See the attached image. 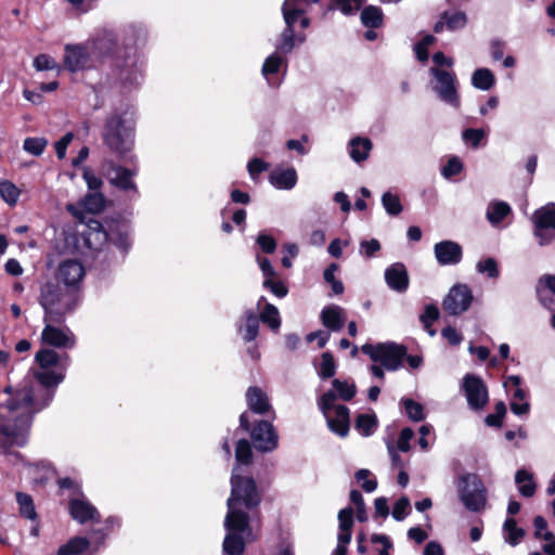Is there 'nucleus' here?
I'll list each match as a JSON object with an SVG mask.
<instances>
[{
  "label": "nucleus",
  "mask_w": 555,
  "mask_h": 555,
  "mask_svg": "<svg viewBox=\"0 0 555 555\" xmlns=\"http://www.w3.org/2000/svg\"><path fill=\"white\" fill-rule=\"evenodd\" d=\"M33 396L29 390L18 391L5 403L9 415L0 414V447L4 452L23 448L28 442L33 422Z\"/></svg>",
  "instance_id": "1"
},
{
  "label": "nucleus",
  "mask_w": 555,
  "mask_h": 555,
  "mask_svg": "<svg viewBox=\"0 0 555 555\" xmlns=\"http://www.w3.org/2000/svg\"><path fill=\"white\" fill-rule=\"evenodd\" d=\"M259 503L260 495L255 480L250 477H242L233 472L231 477V495L227 501V525H232L233 520L246 525V519H249V516L241 511L238 505L243 504L247 509H251Z\"/></svg>",
  "instance_id": "2"
},
{
  "label": "nucleus",
  "mask_w": 555,
  "mask_h": 555,
  "mask_svg": "<svg viewBox=\"0 0 555 555\" xmlns=\"http://www.w3.org/2000/svg\"><path fill=\"white\" fill-rule=\"evenodd\" d=\"M103 143L107 149L124 156L133 146V129L127 125L124 115L119 112H113L106 119L102 131Z\"/></svg>",
  "instance_id": "3"
},
{
  "label": "nucleus",
  "mask_w": 555,
  "mask_h": 555,
  "mask_svg": "<svg viewBox=\"0 0 555 555\" xmlns=\"http://www.w3.org/2000/svg\"><path fill=\"white\" fill-rule=\"evenodd\" d=\"M456 490L461 502L470 512H480L487 504V489L476 474L466 473L459 477Z\"/></svg>",
  "instance_id": "4"
},
{
  "label": "nucleus",
  "mask_w": 555,
  "mask_h": 555,
  "mask_svg": "<svg viewBox=\"0 0 555 555\" xmlns=\"http://www.w3.org/2000/svg\"><path fill=\"white\" fill-rule=\"evenodd\" d=\"M40 305L44 309V322L61 323L64 315L73 309L64 289L54 283H46L41 287Z\"/></svg>",
  "instance_id": "5"
},
{
  "label": "nucleus",
  "mask_w": 555,
  "mask_h": 555,
  "mask_svg": "<svg viewBox=\"0 0 555 555\" xmlns=\"http://www.w3.org/2000/svg\"><path fill=\"white\" fill-rule=\"evenodd\" d=\"M363 353L367 354L372 361L380 362L388 371H396L402 365L406 357V348L396 343H379L376 345L364 344L361 347Z\"/></svg>",
  "instance_id": "6"
},
{
  "label": "nucleus",
  "mask_w": 555,
  "mask_h": 555,
  "mask_svg": "<svg viewBox=\"0 0 555 555\" xmlns=\"http://www.w3.org/2000/svg\"><path fill=\"white\" fill-rule=\"evenodd\" d=\"M224 527L228 533L222 544L223 553L225 555H242L245 551L246 540L251 538L249 519H246V525L233 520L232 525L228 526L225 518Z\"/></svg>",
  "instance_id": "7"
},
{
  "label": "nucleus",
  "mask_w": 555,
  "mask_h": 555,
  "mask_svg": "<svg viewBox=\"0 0 555 555\" xmlns=\"http://www.w3.org/2000/svg\"><path fill=\"white\" fill-rule=\"evenodd\" d=\"M534 235L539 238L540 245H546L555 238V204L550 203L532 215Z\"/></svg>",
  "instance_id": "8"
},
{
  "label": "nucleus",
  "mask_w": 555,
  "mask_h": 555,
  "mask_svg": "<svg viewBox=\"0 0 555 555\" xmlns=\"http://www.w3.org/2000/svg\"><path fill=\"white\" fill-rule=\"evenodd\" d=\"M430 74L436 79V83L433 89L438 94L439 99L455 108L460 107V96L455 86V76L450 72L437 67H431Z\"/></svg>",
  "instance_id": "9"
},
{
  "label": "nucleus",
  "mask_w": 555,
  "mask_h": 555,
  "mask_svg": "<svg viewBox=\"0 0 555 555\" xmlns=\"http://www.w3.org/2000/svg\"><path fill=\"white\" fill-rule=\"evenodd\" d=\"M472 289L466 284L453 285L442 301L443 310L450 315H461L473 302Z\"/></svg>",
  "instance_id": "10"
},
{
  "label": "nucleus",
  "mask_w": 555,
  "mask_h": 555,
  "mask_svg": "<svg viewBox=\"0 0 555 555\" xmlns=\"http://www.w3.org/2000/svg\"><path fill=\"white\" fill-rule=\"evenodd\" d=\"M462 387L464 389L468 406L472 410L479 411L488 403V389L480 377L470 374L465 375Z\"/></svg>",
  "instance_id": "11"
},
{
  "label": "nucleus",
  "mask_w": 555,
  "mask_h": 555,
  "mask_svg": "<svg viewBox=\"0 0 555 555\" xmlns=\"http://www.w3.org/2000/svg\"><path fill=\"white\" fill-rule=\"evenodd\" d=\"M291 0L284 1L282 7L283 17L286 24L285 29L281 35V42L276 49L282 53H289L295 47V31L294 24L300 17V10L291 7Z\"/></svg>",
  "instance_id": "12"
},
{
  "label": "nucleus",
  "mask_w": 555,
  "mask_h": 555,
  "mask_svg": "<svg viewBox=\"0 0 555 555\" xmlns=\"http://www.w3.org/2000/svg\"><path fill=\"white\" fill-rule=\"evenodd\" d=\"M92 56L93 55L87 46H65L64 64L65 67L72 73L90 68L92 66Z\"/></svg>",
  "instance_id": "13"
},
{
  "label": "nucleus",
  "mask_w": 555,
  "mask_h": 555,
  "mask_svg": "<svg viewBox=\"0 0 555 555\" xmlns=\"http://www.w3.org/2000/svg\"><path fill=\"white\" fill-rule=\"evenodd\" d=\"M255 447L261 452H271L278 448L279 437L273 425L267 421L258 422L250 431Z\"/></svg>",
  "instance_id": "14"
},
{
  "label": "nucleus",
  "mask_w": 555,
  "mask_h": 555,
  "mask_svg": "<svg viewBox=\"0 0 555 555\" xmlns=\"http://www.w3.org/2000/svg\"><path fill=\"white\" fill-rule=\"evenodd\" d=\"M44 323L46 326L41 333V339L44 344L56 348H73L75 346V337L68 328L55 327L52 325L53 322Z\"/></svg>",
  "instance_id": "15"
},
{
  "label": "nucleus",
  "mask_w": 555,
  "mask_h": 555,
  "mask_svg": "<svg viewBox=\"0 0 555 555\" xmlns=\"http://www.w3.org/2000/svg\"><path fill=\"white\" fill-rule=\"evenodd\" d=\"M435 257L441 266L457 264L463 257L460 244L453 241H441L434 246Z\"/></svg>",
  "instance_id": "16"
},
{
  "label": "nucleus",
  "mask_w": 555,
  "mask_h": 555,
  "mask_svg": "<svg viewBox=\"0 0 555 555\" xmlns=\"http://www.w3.org/2000/svg\"><path fill=\"white\" fill-rule=\"evenodd\" d=\"M385 282L387 286L399 293H405L409 288L410 278L405 266L402 262H395L385 270Z\"/></svg>",
  "instance_id": "17"
},
{
  "label": "nucleus",
  "mask_w": 555,
  "mask_h": 555,
  "mask_svg": "<svg viewBox=\"0 0 555 555\" xmlns=\"http://www.w3.org/2000/svg\"><path fill=\"white\" fill-rule=\"evenodd\" d=\"M85 276L83 266L77 260H65L57 269L56 278L66 286H75Z\"/></svg>",
  "instance_id": "18"
},
{
  "label": "nucleus",
  "mask_w": 555,
  "mask_h": 555,
  "mask_svg": "<svg viewBox=\"0 0 555 555\" xmlns=\"http://www.w3.org/2000/svg\"><path fill=\"white\" fill-rule=\"evenodd\" d=\"M116 46V35L111 30H104L92 40L91 53L94 57H104L113 53Z\"/></svg>",
  "instance_id": "19"
},
{
  "label": "nucleus",
  "mask_w": 555,
  "mask_h": 555,
  "mask_svg": "<svg viewBox=\"0 0 555 555\" xmlns=\"http://www.w3.org/2000/svg\"><path fill=\"white\" fill-rule=\"evenodd\" d=\"M72 517L80 524L89 520L100 521V514L96 508L85 500L74 499L69 502Z\"/></svg>",
  "instance_id": "20"
},
{
  "label": "nucleus",
  "mask_w": 555,
  "mask_h": 555,
  "mask_svg": "<svg viewBox=\"0 0 555 555\" xmlns=\"http://www.w3.org/2000/svg\"><path fill=\"white\" fill-rule=\"evenodd\" d=\"M467 24V15L465 12H443L439 21L434 26L435 33H441L444 28L450 31L462 29Z\"/></svg>",
  "instance_id": "21"
},
{
  "label": "nucleus",
  "mask_w": 555,
  "mask_h": 555,
  "mask_svg": "<svg viewBox=\"0 0 555 555\" xmlns=\"http://www.w3.org/2000/svg\"><path fill=\"white\" fill-rule=\"evenodd\" d=\"M134 171L129 170L121 166H112L107 171L108 179L111 183L117 186L120 190L128 191L133 190L137 191V186L132 181L134 176Z\"/></svg>",
  "instance_id": "22"
},
{
  "label": "nucleus",
  "mask_w": 555,
  "mask_h": 555,
  "mask_svg": "<svg viewBox=\"0 0 555 555\" xmlns=\"http://www.w3.org/2000/svg\"><path fill=\"white\" fill-rule=\"evenodd\" d=\"M322 324L333 332H338L344 327L346 321L345 310L336 305L325 307L321 312Z\"/></svg>",
  "instance_id": "23"
},
{
  "label": "nucleus",
  "mask_w": 555,
  "mask_h": 555,
  "mask_svg": "<svg viewBox=\"0 0 555 555\" xmlns=\"http://www.w3.org/2000/svg\"><path fill=\"white\" fill-rule=\"evenodd\" d=\"M330 429L341 437H346L349 433L350 420L349 409L346 405L335 406V416L331 417L330 414L325 416Z\"/></svg>",
  "instance_id": "24"
},
{
  "label": "nucleus",
  "mask_w": 555,
  "mask_h": 555,
  "mask_svg": "<svg viewBox=\"0 0 555 555\" xmlns=\"http://www.w3.org/2000/svg\"><path fill=\"white\" fill-rule=\"evenodd\" d=\"M550 291L555 295V274H544L539 278L535 294L539 302L546 309H554V299L545 294V291Z\"/></svg>",
  "instance_id": "25"
},
{
  "label": "nucleus",
  "mask_w": 555,
  "mask_h": 555,
  "mask_svg": "<svg viewBox=\"0 0 555 555\" xmlns=\"http://www.w3.org/2000/svg\"><path fill=\"white\" fill-rule=\"evenodd\" d=\"M248 408L257 414H264L270 411L271 405L267 393L257 386H251L246 391Z\"/></svg>",
  "instance_id": "26"
},
{
  "label": "nucleus",
  "mask_w": 555,
  "mask_h": 555,
  "mask_svg": "<svg viewBox=\"0 0 555 555\" xmlns=\"http://www.w3.org/2000/svg\"><path fill=\"white\" fill-rule=\"evenodd\" d=\"M534 525V535L538 539H543L546 543L543 545L542 550L547 555H555V535L553 532L547 531V522L544 517L535 516L533 520Z\"/></svg>",
  "instance_id": "27"
},
{
  "label": "nucleus",
  "mask_w": 555,
  "mask_h": 555,
  "mask_svg": "<svg viewBox=\"0 0 555 555\" xmlns=\"http://www.w3.org/2000/svg\"><path fill=\"white\" fill-rule=\"evenodd\" d=\"M349 155L356 163H361L367 159L373 144L370 139L356 137L349 142Z\"/></svg>",
  "instance_id": "28"
},
{
  "label": "nucleus",
  "mask_w": 555,
  "mask_h": 555,
  "mask_svg": "<svg viewBox=\"0 0 555 555\" xmlns=\"http://www.w3.org/2000/svg\"><path fill=\"white\" fill-rule=\"evenodd\" d=\"M269 180L279 189L289 190L295 186L297 175L293 168L274 170L270 173Z\"/></svg>",
  "instance_id": "29"
},
{
  "label": "nucleus",
  "mask_w": 555,
  "mask_h": 555,
  "mask_svg": "<svg viewBox=\"0 0 555 555\" xmlns=\"http://www.w3.org/2000/svg\"><path fill=\"white\" fill-rule=\"evenodd\" d=\"M515 482L518 487L519 493L525 498H531L534 495L537 485L533 480V475L526 469L517 470L515 475Z\"/></svg>",
  "instance_id": "30"
},
{
  "label": "nucleus",
  "mask_w": 555,
  "mask_h": 555,
  "mask_svg": "<svg viewBox=\"0 0 555 555\" xmlns=\"http://www.w3.org/2000/svg\"><path fill=\"white\" fill-rule=\"evenodd\" d=\"M87 227L88 230L85 233V240L88 244H92V241H95L96 244L101 245L112 240L111 235L103 229V225L98 220L90 219Z\"/></svg>",
  "instance_id": "31"
},
{
  "label": "nucleus",
  "mask_w": 555,
  "mask_h": 555,
  "mask_svg": "<svg viewBox=\"0 0 555 555\" xmlns=\"http://www.w3.org/2000/svg\"><path fill=\"white\" fill-rule=\"evenodd\" d=\"M90 546V541L87 538L75 537L66 544L59 547L57 555H79L87 551Z\"/></svg>",
  "instance_id": "32"
},
{
  "label": "nucleus",
  "mask_w": 555,
  "mask_h": 555,
  "mask_svg": "<svg viewBox=\"0 0 555 555\" xmlns=\"http://www.w3.org/2000/svg\"><path fill=\"white\" fill-rule=\"evenodd\" d=\"M495 82L494 75L488 68H478L472 76V83L480 90H490Z\"/></svg>",
  "instance_id": "33"
},
{
  "label": "nucleus",
  "mask_w": 555,
  "mask_h": 555,
  "mask_svg": "<svg viewBox=\"0 0 555 555\" xmlns=\"http://www.w3.org/2000/svg\"><path fill=\"white\" fill-rule=\"evenodd\" d=\"M509 214L511 207L507 203L495 202L489 205L487 209V219L492 225H498Z\"/></svg>",
  "instance_id": "34"
},
{
  "label": "nucleus",
  "mask_w": 555,
  "mask_h": 555,
  "mask_svg": "<svg viewBox=\"0 0 555 555\" xmlns=\"http://www.w3.org/2000/svg\"><path fill=\"white\" fill-rule=\"evenodd\" d=\"M354 428L364 437L373 435L377 428V418L373 414H359L354 422Z\"/></svg>",
  "instance_id": "35"
},
{
  "label": "nucleus",
  "mask_w": 555,
  "mask_h": 555,
  "mask_svg": "<svg viewBox=\"0 0 555 555\" xmlns=\"http://www.w3.org/2000/svg\"><path fill=\"white\" fill-rule=\"evenodd\" d=\"M361 22L367 28H377L383 24V12L379 8L369 5L361 12Z\"/></svg>",
  "instance_id": "36"
},
{
  "label": "nucleus",
  "mask_w": 555,
  "mask_h": 555,
  "mask_svg": "<svg viewBox=\"0 0 555 555\" xmlns=\"http://www.w3.org/2000/svg\"><path fill=\"white\" fill-rule=\"evenodd\" d=\"M506 532L505 541L511 545H517L525 537V530L518 528L514 518H506L503 525Z\"/></svg>",
  "instance_id": "37"
},
{
  "label": "nucleus",
  "mask_w": 555,
  "mask_h": 555,
  "mask_svg": "<svg viewBox=\"0 0 555 555\" xmlns=\"http://www.w3.org/2000/svg\"><path fill=\"white\" fill-rule=\"evenodd\" d=\"M16 501L20 505V512L22 516L31 520L37 518V513L35 511L34 502L30 495L23 492H17Z\"/></svg>",
  "instance_id": "38"
},
{
  "label": "nucleus",
  "mask_w": 555,
  "mask_h": 555,
  "mask_svg": "<svg viewBox=\"0 0 555 555\" xmlns=\"http://www.w3.org/2000/svg\"><path fill=\"white\" fill-rule=\"evenodd\" d=\"M21 195L20 189L10 181L0 182V196L10 206H14Z\"/></svg>",
  "instance_id": "39"
},
{
  "label": "nucleus",
  "mask_w": 555,
  "mask_h": 555,
  "mask_svg": "<svg viewBox=\"0 0 555 555\" xmlns=\"http://www.w3.org/2000/svg\"><path fill=\"white\" fill-rule=\"evenodd\" d=\"M259 318L253 312L245 313V332L243 338L245 341H253L258 335Z\"/></svg>",
  "instance_id": "40"
},
{
  "label": "nucleus",
  "mask_w": 555,
  "mask_h": 555,
  "mask_svg": "<svg viewBox=\"0 0 555 555\" xmlns=\"http://www.w3.org/2000/svg\"><path fill=\"white\" fill-rule=\"evenodd\" d=\"M83 206L88 211L98 214L105 207V197L100 192L90 193L86 195Z\"/></svg>",
  "instance_id": "41"
},
{
  "label": "nucleus",
  "mask_w": 555,
  "mask_h": 555,
  "mask_svg": "<svg viewBox=\"0 0 555 555\" xmlns=\"http://www.w3.org/2000/svg\"><path fill=\"white\" fill-rule=\"evenodd\" d=\"M401 402L404 406V410H405L408 416L413 422H421L425 418L424 408L421 403H418L410 398L402 399Z\"/></svg>",
  "instance_id": "42"
},
{
  "label": "nucleus",
  "mask_w": 555,
  "mask_h": 555,
  "mask_svg": "<svg viewBox=\"0 0 555 555\" xmlns=\"http://www.w3.org/2000/svg\"><path fill=\"white\" fill-rule=\"evenodd\" d=\"M260 320L268 324L272 330H278L281 325L279 318V310L275 306L267 304L263 311L260 314Z\"/></svg>",
  "instance_id": "43"
},
{
  "label": "nucleus",
  "mask_w": 555,
  "mask_h": 555,
  "mask_svg": "<svg viewBox=\"0 0 555 555\" xmlns=\"http://www.w3.org/2000/svg\"><path fill=\"white\" fill-rule=\"evenodd\" d=\"M35 377L41 385L46 387H53L61 383L64 378L62 374H57L49 369H41V371L36 372Z\"/></svg>",
  "instance_id": "44"
},
{
  "label": "nucleus",
  "mask_w": 555,
  "mask_h": 555,
  "mask_svg": "<svg viewBox=\"0 0 555 555\" xmlns=\"http://www.w3.org/2000/svg\"><path fill=\"white\" fill-rule=\"evenodd\" d=\"M332 386L337 391L338 397L345 401H350L357 393L354 384H349L337 378L333 379Z\"/></svg>",
  "instance_id": "45"
},
{
  "label": "nucleus",
  "mask_w": 555,
  "mask_h": 555,
  "mask_svg": "<svg viewBox=\"0 0 555 555\" xmlns=\"http://www.w3.org/2000/svg\"><path fill=\"white\" fill-rule=\"evenodd\" d=\"M35 358L41 369H50L59 363V354L52 349H41Z\"/></svg>",
  "instance_id": "46"
},
{
  "label": "nucleus",
  "mask_w": 555,
  "mask_h": 555,
  "mask_svg": "<svg viewBox=\"0 0 555 555\" xmlns=\"http://www.w3.org/2000/svg\"><path fill=\"white\" fill-rule=\"evenodd\" d=\"M337 263H331L323 273L325 282L331 284L334 295H340L344 293V285L339 280H336L335 272L338 270Z\"/></svg>",
  "instance_id": "47"
},
{
  "label": "nucleus",
  "mask_w": 555,
  "mask_h": 555,
  "mask_svg": "<svg viewBox=\"0 0 555 555\" xmlns=\"http://www.w3.org/2000/svg\"><path fill=\"white\" fill-rule=\"evenodd\" d=\"M382 204L386 211L391 216H398L402 211V205L398 195L385 192L382 196Z\"/></svg>",
  "instance_id": "48"
},
{
  "label": "nucleus",
  "mask_w": 555,
  "mask_h": 555,
  "mask_svg": "<svg viewBox=\"0 0 555 555\" xmlns=\"http://www.w3.org/2000/svg\"><path fill=\"white\" fill-rule=\"evenodd\" d=\"M235 459L238 463L248 465L253 460V451L250 443L246 439H241L236 443Z\"/></svg>",
  "instance_id": "49"
},
{
  "label": "nucleus",
  "mask_w": 555,
  "mask_h": 555,
  "mask_svg": "<svg viewBox=\"0 0 555 555\" xmlns=\"http://www.w3.org/2000/svg\"><path fill=\"white\" fill-rule=\"evenodd\" d=\"M476 270L481 274H487V276L490 279H498L500 275L498 262L494 258L491 257L478 261L476 264Z\"/></svg>",
  "instance_id": "50"
},
{
  "label": "nucleus",
  "mask_w": 555,
  "mask_h": 555,
  "mask_svg": "<svg viewBox=\"0 0 555 555\" xmlns=\"http://www.w3.org/2000/svg\"><path fill=\"white\" fill-rule=\"evenodd\" d=\"M321 365L319 374L322 378H331L335 375L336 365L334 357L331 352H324L321 357Z\"/></svg>",
  "instance_id": "51"
},
{
  "label": "nucleus",
  "mask_w": 555,
  "mask_h": 555,
  "mask_svg": "<svg viewBox=\"0 0 555 555\" xmlns=\"http://www.w3.org/2000/svg\"><path fill=\"white\" fill-rule=\"evenodd\" d=\"M48 141L44 138H27L24 140L23 147L26 152L39 156L43 153Z\"/></svg>",
  "instance_id": "52"
},
{
  "label": "nucleus",
  "mask_w": 555,
  "mask_h": 555,
  "mask_svg": "<svg viewBox=\"0 0 555 555\" xmlns=\"http://www.w3.org/2000/svg\"><path fill=\"white\" fill-rule=\"evenodd\" d=\"M486 137V132L482 129H473L468 128L465 129L462 133V139L470 143L473 147H478L480 144V141Z\"/></svg>",
  "instance_id": "53"
},
{
  "label": "nucleus",
  "mask_w": 555,
  "mask_h": 555,
  "mask_svg": "<svg viewBox=\"0 0 555 555\" xmlns=\"http://www.w3.org/2000/svg\"><path fill=\"white\" fill-rule=\"evenodd\" d=\"M282 62L283 59L278 53H273L272 55L267 57L262 65L263 76L267 77L269 74L278 73Z\"/></svg>",
  "instance_id": "54"
},
{
  "label": "nucleus",
  "mask_w": 555,
  "mask_h": 555,
  "mask_svg": "<svg viewBox=\"0 0 555 555\" xmlns=\"http://www.w3.org/2000/svg\"><path fill=\"white\" fill-rule=\"evenodd\" d=\"M409 509H410V500L406 498V496H402L400 498L395 506H393V509H392V517L398 520V521H401L405 518V516L408 515L409 513Z\"/></svg>",
  "instance_id": "55"
},
{
  "label": "nucleus",
  "mask_w": 555,
  "mask_h": 555,
  "mask_svg": "<svg viewBox=\"0 0 555 555\" xmlns=\"http://www.w3.org/2000/svg\"><path fill=\"white\" fill-rule=\"evenodd\" d=\"M439 310L435 305H427L425 307L424 313L421 314L420 320L423 323L424 327L428 330L433 323L439 318Z\"/></svg>",
  "instance_id": "56"
},
{
  "label": "nucleus",
  "mask_w": 555,
  "mask_h": 555,
  "mask_svg": "<svg viewBox=\"0 0 555 555\" xmlns=\"http://www.w3.org/2000/svg\"><path fill=\"white\" fill-rule=\"evenodd\" d=\"M337 398V395L335 393V391L333 390H328L326 391L319 400V408L320 410L322 411V413L324 414V416H327V414L330 413V411L332 409L335 410V400Z\"/></svg>",
  "instance_id": "57"
},
{
  "label": "nucleus",
  "mask_w": 555,
  "mask_h": 555,
  "mask_svg": "<svg viewBox=\"0 0 555 555\" xmlns=\"http://www.w3.org/2000/svg\"><path fill=\"white\" fill-rule=\"evenodd\" d=\"M435 41V37L431 35H426L423 39L415 46V52L420 61L424 62L428 59V47L433 44Z\"/></svg>",
  "instance_id": "58"
},
{
  "label": "nucleus",
  "mask_w": 555,
  "mask_h": 555,
  "mask_svg": "<svg viewBox=\"0 0 555 555\" xmlns=\"http://www.w3.org/2000/svg\"><path fill=\"white\" fill-rule=\"evenodd\" d=\"M382 246L378 240L362 241L360 243V253L367 258H372L380 250Z\"/></svg>",
  "instance_id": "59"
},
{
  "label": "nucleus",
  "mask_w": 555,
  "mask_h": 555,
  "mask_svg": "<svg viewBox=\"0 0 555 555\" xmlns=\"http://www.w3.org/2000/svg\"><path fill=\"white\" fill-rule=\"evenodd\" d=\"M339 529L351 530L353 525V511L351 507L343 508L338 513Z\"/></svg>",
  "instance_id": "60"
},
{
  "label": "nucleus",
  "mask_w": 555,
  "mask_h": 555,
  "mask_svg": "<svg viewBox=\"0 0 555 555\" xmlns=\"http://www.w3.org/2000/svg\"><path fill=\"white\" fill-rule=\"evenodd\" d=\"M34 66L37 70H49L56 68V63L51 56L47 54H39L34 60Z\"/></svg>",
  "instance_id": "61"
},
{
  "label": "nucleus",
  "mask_w": 555,
  "mask_h": 555,
  "mask_svg": "<svg viewBox=\"0 0 555 555\" xmlns=\"http://www.w3.org/2000/svg\"><path fill=\"white\" fill-rule=\"evenodd\" d=\"M263 287L270 289L275 296L282 298L286 296L287 288L281 281H273L272 279H266Z\"/></svg>",
  "instance_id": "62"
},
{
  "label": "nucleus",
  "mask_w": 555,
  "mask_h": 555,
  "mask_svg": "<svg viewBox=\"0 0 555 555\" xmlns=\"http://www.w3.org/2000/svg\"><path fill=\"white\" fill-rule=\"evenodd\" d=\"M74 134L67 132L55 143V153L59 159H63L66 155V150L69 143L73 141Z\"/></svg>",
  "instance_id": "63"
},
{
  "label": "nucleus",
  "mask_w": 555,
  "mask_h": 555,
  "mask_svg": "<svg viewBox=\"0 0 555 555\" xmlns=\"http://www.w3.org/2000/svg\"><path fill=\"white\" fill-rule=\"evenodd\" d=\"M257 243L260 246V248L267 254H272L276 248L275 240L271 235L264 233L258 235Z\"/></svg>",
  "instance_id": "64"
}]
</instances>
